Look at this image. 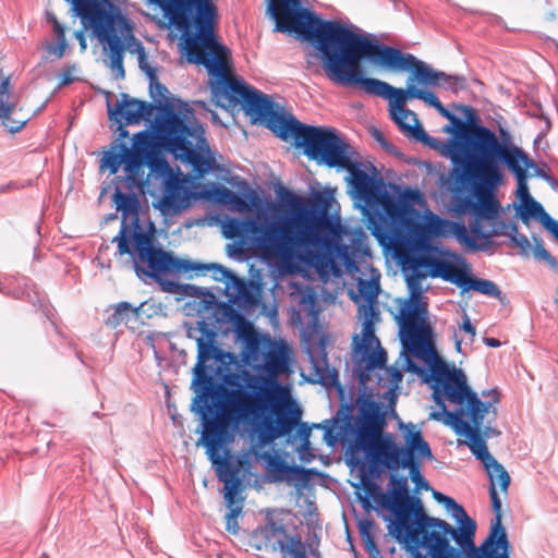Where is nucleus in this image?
Instances as JSON below:
<instances>
[{"mask_svg": "<svg viewBox=\"0 0 558 558\" xmlns=\"http://www.w3.org/2000/svg\"><path fill=\"white\" fill-rule=\"evenodd\" d=\"M186 61L207 70L211 96L218 106L233 109L241 105L253 122H266L276 136L292 143L295 148H303L310 159L348 170L355 198L367 207L368 229L380 244H390L405 236L412 226L410 205L384 190L380 180L368 175L351 160V147L336 130L306 125L293 116L278 113L266 95L235 77L230 51L217 43L216 32L208 43L192 51Z\"/></svg>", "mask_w": 558, "mask_h": 558, "instance_id": "1", "label": "nucleus"}, {"mask_svg": "<svg viewBox=\"0 0 558 558\" xmlns=\"http://www.w3.org/2000/svg\"><path fill=\"white\" fill-rule=\"evenodd\" d=\"M247 360L253 369L236 376L242 383L229 381L232 388H222L215 403V415L203 413L201 444L215 466L219 481L225 484V499L229 505L240 480L238 469L230 462L229 445L233 442L240 423L248 424L258 441L269 445L288 436L300 425L302 410L291 397L280 376L291 373L292 350L282 340L269 336L246 338Z\"/></svg>", "mask_w": 558, "mask_h": 558, "instance_id": "2", "label": "nucleus"}, {"mask_svg": "<svg viewBox=\"0 0 558 558\" xmlns=\"http://www.w3.org/2000/svg\"><path fill=\"white\" fill-rule=\"evenodd\" d=\"M288 196L293 216L264 226L232 218L223 223L225 236L242 239L252 232L255 246L264 257L283 262L327 263L347 253V245L341 243L340 225L328 217L330 202L327 197L316 194L307 209L300 197L292 193Z\"/></svg>", "mask_w": 558, "mask_h": 558, "instance_id": "3", "label": "nucleus"}, {"mask_svg": "<svg viewBox=\"0 0 558 558\" xmlns=\"http://www.w3.org/2000/svg\"><path fill=\"white\" fill-rule=\"evenodd\" d=\"M357 415L347 414L339 426L343 439L350 441L353 451H364L374 464L389 471L408 469L412 482L423 489L429 485L421 474L422 460H433V453L422 432L414 425L407 426L405 446L397 445L390 434H384L385 414L380 405L368 399L359 398Z\"/></svg>", "mask_w": 558, "mask_h": 558, "instance_id": "4", "label": "nucleus"}, {"mask_svg": "<svg viewBox=\"0 0 558 558\" xmlns=\"http://www.w3.org/2000/svg\"><path fill=\"white\" fill-rule=\"evenodd\" d=\"M426 308L417 300L400 311V337L407 350L429 366L433 399L441 412H462L466 416L486 405L499 402V392L490 390V400L483 402L468 385L462 369L449 365L437 353L432 340V329L426 322Z\"/></svg>", "mask_w": 558, "mask_h": 558, "instance_id": "5", "label": "nucleus"}, {"mask_svg": "<svg viewBox=\"0 0 558 558\" xmlns=\"http://www.w3.org/2000/svg\"><path fill=\"white\" fill-rule=\"evenodd\" d=\"M366 47H383L378 39L368 34L356 33L350 29L340 40L319 57L326 76L340 86L359 87L371 96L389 100L391 120L408 137L421 143H429L432 138L425 133L417 116L405 105L396 104L397 95L384 86L390 84L374 77H365L361 61L366 59L380 66L376 57L366 53Z\"/></svg>", "mask_w": 558, "mask_h": 558, "instance_id": "6", "label": "nucleus"}, {"mask_svg": "<svg viewBox=\"0 0 558 558\" xmlns=\"http://www.w3.org/2000/svg\"><path fill=\"white\" fill-rule=\"evenodd\" d=\"M440 504L451 511L460 526L453 527L425 513L422 524L420 520L414 522L411 546L423 547L429 558H510L509 553L501 550L498 537L488 542L487 536L480 546L475 545L476 523L454 499L446 496Z\"/></svg>", "mask_w": 558, "mask_h": 558, "instance_id": "7", "label": "nucleus"}, {"mask_svg": "<svg viewBox=\"0 0 558 558\" xmlns=\"http://www.w3.org/2000/svg\"><path fill=\"white\" fill-rule=\"evenodd\" d=\"M267 13L275 21V31L294 33L308 41L317 54H306V68L315 64L316 58L324 54L331 46L340 40L351 27L340 21H324L314 12L304 8L301 0H268Z\"/></svg>", "mask_w": 558, "mask_h": 558, "instance_id": "8", "label": "nucleus"}, {"mask_svg": "<svg viewBox=\"0 0 558 558\" xmlns=\"http://www.w3.org/2000/svg\"><path fill=\"white\" fill-rule=\"evenodd\" d=\"M112 198L117 210L121 211V227L113 238V242L118 244V253L132 256L137 274L149 276L150 272L165 270L171 262L169 252L156 247L153 235L142 228L137 196L116 190Z\"/></svg>", "mask_w": 558, "mask_h": 558, "instance_id": "9", "label": "nucleus"}, {"mask_svg": "<svg viewBox=\"0 0 558 558\" xmlns=\"http://www.w3.org/2000/svg\"><path fill=\"white\" fill-rule=\"evenodd\" d=\"M149 1L161 9L168 26L181 33L180 46L185 58L215 33L218 12L214 0Z\"/></svg>", "mask_w": 558, "mask_h": 558, "instance_id": "10", "label": "nucleus"}, {"mask_svg": "<svg viewBox=\"0 0 558 558\" xmlns=\"http://www.w3.org/2000/svg\"><path fill=\"white\" fill-rule=\"evenodd\" d=\"M155 134L159 144L177 159L192 166L198 177L215 168L216 160L208 153L202 126H189L170 109L156 120Z\"/></svg>", "mask_w": 558, "mask_h": 558, "instance_id": "11", "label": "nucleus"}, {"mask_svg": "<svg viewBox=\"0 0 558 558\" xmlns=\"http://www.w3.org/2000/svg\"><path fill=\"white\" fill-rule=\"evenodd\" d=\"M452 175L460 184L470 183L473 185L475 202L474 221L471 225L470 233L477 240L488 241L497 235L495 229L486 231L483 220L496 219L499 204L494 198V190L501 184L504 174L500 166H497L493 156L482 160L453 168Z\"/></svg>", "mask_w": 558, "mask_h": 558, "instance_id": "12", "label": "nucleus"}, {"mask_svg": "<svg viewBox=\"0 0 558 558\" xmlns=\"http://www.w3.org/2000/svg\"><path fill=\"white\" fill-rule=\"evenodd\" d=\"M450 123V126L445 128V132L454 136L442 144L439 151L451 160L454 168L490 157L504 144V140L500 141L486 126L465 122L457 116Z\"/></svg>", "mask_w": 558, "mask_h": 558, "instance_id": "13", "label": "nucleus"}, {"mask_svg": "<svg viewBox=\"0 0 558 558\" xmlns=\"http://www.w3.org/2000/svg\"><path fill=\"white\" fill-rule=\"evenodd\" d=\"M366 53L374 56L381 68L395 71H411L409 83H417L424 87H444L453 93L465 87V78L436 71L413 54L383 45V47H366Z\"/></svg>", "mask_w": 558, "mask_h": 558, "instance_id": "14", "label": "nucleus"}, {"mask_svg": "<svg viewBox=\"0 0 558 558\" xmlns=\"http://www.w3.org/2000/svg\"><path fill=\"white\" fill-rule=\"evenodd\" d=\"M93 28L94 35L108 49L109 63L116 80H123L124 52L131 40H135L129 21L119 11L94 10V13L82 20Z\"/></svg>", "mask_w": 558, "mask_h": 558, "instance_id": "15", "label": "nucleus"}, {"mask_svg": "<svg viewBox=\"0 0 558 558\" xmlns=\"http://www.w3.org/2000/svg\"><path fill=\"white\" fill-rule=\"evenodd\" d=\"M391 498L386 506L395 514L388 530L389 533L399 542L412 544V530H415L416 523L426 520L423 505L417 497L409 495L408 478L405 476L390 475Z\"/></svg>", "mask_w": 558, "mask_h": 558, "instance_id": "16", "label": "nucleus"}, {"mask_svg": "<svg viewBox=\"0 0 558 558\" xmlns=\"http://www.w3.org/2000/svg\"><path fill=\"white\" fill-rule=\"evenodd\" d=\"M496 416L497 410L494 405H486L485 410H475V412L466 416H463L462 412L447 413V417L454 430L466 437L470 450L484 465L495 459L488 452L485 437L499 434L498 430L488 426L483 429L484 418L487 417L486 423L490 424L496 420Z\"/></svg>", "mask_w": 558, "mask_h": 558, "instance_id": "17", "label": "nucleus"}, {"mask_svg": "<svg viewBox=\"0 0 558 558\" xmlns=\"http://www.w3.org/2000/svg\"><path fill=\"white\" fill-rule=\"evenodd\" d=\"M202 337L197 339V362L193 368L194 378L192 386L195 387L196 397L194 403H203L201 415L206 412L208 417L215 415L208 404V398L213 388V379L207 374L206 363L211 360H219L221 350L216 345V332L206 326L202 328Z\"/></svg>", "mask_w": 558, "mask_h": 558, "instance_id": "18", "label": "nucleus"}, {"mask_svg": "<svg viewBox=\"0 0 558 558\" xmlns=\"http://www.w3.org/2000/svg\"><path fill=\"white\" fill-rule=\"evenodd\" d=\"M252 538L258 550L279 551L284 558H307L301 536L288 535L284 525L276 522L272 518L256 529Z\"/></svg>", "mask_w": 558, "mask_h": 558, "instance_id": "19", "label": "nucleus"}, {"mask_svg": "<svg viewBox=\"0 0 558 558\" xmlns=\"http://www.w3.org/2000/svg\"><path fill=\"white\" fill-rule=\"evenodd\" d=\"M489 481V496L492 500L493 511L495 513V519L492 521L490 531L488 534V542L493 538L499 539V544H501V550L505 553H509L510 543L508 541V536L505 527L502 526V510H501V500L497 494L496 486L499 485L501 492H507L510 485V475L507 470L496 460L490 461L484 465Z\"/></svg>", "mask_w": 558, "mask_h": 558, "instance_id": "20", "label": "nucleus"}, {"mask_svg": "<svg viewBox=\"0 0 558 558\" xmlns=\"http://www.w3.org/2000/svg\"><path fill=\"white\" fill-rule=\"evenodd\" d=\"M351 272L361 274L356 277V290H350L351 300L357 305L359 315L380 314L378 304V294L380 292V272L367 266L366 272H363L354 263L348 264Z\"/></svg>", "mask_w": 558, "mask_h": 558, "instance_id": "21", "label": "nucleus"}, {"mask_svg": "<svg viewBox=\"0 0 558 558\" xmlns=\"http://www.w3.org/2000/svg\"><path fill=\"white\" fill-rule=\"evenodd\" d=\"M493 159L497 166L500 162L506 163L509 170L515 175L518 186L517 196L521 203L533 198L527 186V170L535 167V162L520 147L508 144L504 140V144L494 153Z\"/></svg>", "mask_w": 558, "mask_h": 558, "instance_id": "22", "label": "nucleus"}, {"mask_svg": "<svg viewBox=\"0 0 558 558\" xmlns=\"http://www.w3.org/2000/svg\"><path fill=\"white\" fill-rule=\"evenodd\" d=\"M157 151L151 135L147 131H141L134 135L132 148L126 146L128 180L137 187L143 189L146 185L148 174L145 173V161Z\"/></svg>", "mask_w": 558, "mask_h": 558, "instance_id": "23", "label": "nucleus"}, {"mask_svg": "<svg viewBox=\"0 0 558 558\" xmlns=\"http://www.w3.org/2000/svg\"><path fill=\"white\" fill-rule=\"evenodd\" d=\"M107 107L109 118L116 122H124V125H137L143 120L149 121L156 109L154 104L132 98L125 93L121 94L114 108L109 101Z\"/></svg>", "mask_w": 558, "mask_h": 558, "instance_id": "24", "label": "nucleus"}, {"mask_svg": "<svg viewBox=\"0 0 558 558\" xmlns=\"http://www.w3.org/2000/svg\"><path fill=\"white\" fill-rule=\"evenodd\" d=\"M169 257L171 262L170 265L162 271L150 272V277H155L158 275H166L170 271L186 274V272H196L197 275H206L207 272H211L214 279L219 281H225L227 284L229 282H234L238 280L236 276L226 267L216 264H202L196 263L190 259H183L179 257H174L172 253L169 252Z\"/></svg>", "mask_w": 558, "mask_h": 558, "instance_id": "25", "label": "nucleus"}, {"mask_svg": "<svg viewBox=\"0 0 558 558\" xmlns=\"http://www.w3.org/2000/svg\"><path fill=\"white\" fill-rule=\"evenodd\" d=\"M425 230L433 236L447 238L452 235L469 248L478 250L482 246L475 241V238L471 235L463 223L451 221L437 215L427 217Z\"/></svg>", "mask_w": 558, "mask_h": 558, "instance_id": "26", "label": "nucleus"}, {"mask_svg": "<svg viewBox=\"0 0 558 558\" xmlns=\"http://www.w3.org/2000/svg\"><path fill=\"white\" fill-rule=\"evenodd\" d=\"M162 205L173 211L187 206V191L184 181L178 174H171L163 181Z\"/></svg>", "mask_w": 558, "mask_h": 558, "instance_id": "27", "label": "nucleus"}, {"mask_svg": "<svg viewBox=\"0 0 558 558\" xmlns=\"http://www.w3.org/2000/svg\"><path fill=\"white\" fill-rule=\"evenodd\" d=\"M388 88L387 90H391L397 95L396 104L398 106L405 105L409 99H420L424 101L426 105L435 108L436 110L440 107L441 102L437 98V96L429 90L421 89L415 86L414 83H409L407 88H397L393 86H384Z\"/></svg>", "mask_w": 558, "mask_h": 558, "instance_id": "28", "label": "nucleus"}, {"mask_svg": "<svg viewBox=\"0 0 558 558\" xmlns=\"http://www.w3.org/2000/svg\"><path fill=\"white\" fill-rule=\"evenodd\" d=\"M10 98H12V93L10 92V78L4 77L2 70L0 69V120L9 132L16 133L25 126V118L22 117L14 123L8 121V114L10 110L13 109Z\"/></svg>", "mask_w": 558, "mask_h": 558, "instance_id": "29", "label": "nucleus"}, {"mask_svg": "<svg viewBox=\"0 0 558 558\" xmlns=\"http://www.w3.org/2000/svg\"><path fill=\"white\" fill-rule=\"evenodd\" d=\"M131 52L137 54L138 65L145 72L149 78V93L154 99L159 101L167 99V88L158 82L156 70L151 68L147 62V54L142 43H136L134 49Z\"/></svg>", "mask_w": 558, "mask_h": 558, "instance_id": "30", "label": "nucleus"}, {"mask_svg": "<svg viewBox=\"0 0 558 558\" xmlns=\"http://www.w3.org/2000/svg\"><path fill=\"white\" fill-rule=\"evenodd\" d=\"M266 470L272 482H281L289 477H294L303 472V469L296 465H290L287 461L277 454H266Z\"/></svg>", "mask_w": 558, "mask_h": 558, "instance_id": "31", "label": "nucleus"}, {"mask_svg": "<svg viewBox=\"0 0 558 558\" xmlns=\"http://www.w3.org/2000/svg\"><path fill=\"white\" fill-rule=\"evenodd\" d=\"M144 305L145 303H142L140 306L134 307L128 302L118 303L113 307V313L106 319V325L114 329L121 324L129 325L131 319L137 320Z\"/></svg>", "mask_w": 558, "mask_h": 558, "instance_id": "32", "label": "nucleus"}, {"mask_svg": "<svg viewBox=\"0 0 558 558\" xmlns=\"http://www.w3.org/2000/svg\"><path fill=\"white\" fill-rule=\"evenodd\" d=\"M380 314L374 315H360L362 322V340L356 343L361 353H368L369 351L379 348L380 342L375 335V324L379 320Z\"/></svg>", "mask_w": 558, "mask_h": 558, "instance_id": "33", "label": "nucleus"}, {"mask_svg": "<svg viewBox=\"0 0 558 558\" xmlns=\"http://www.w3.org/2000/svg\"><path fill=\"white\" fill-rule=\"evenodd\" d=\"M452 262L430 255H422L414 259L415 267L424 268L432 278L446 279Z\"/></svg>", "mask_w": 558, "mask_h": 558, "instance_id": "34", "label": "nucleus"}, {"mask_svg": "<svg viewBox=\"0 0 558 558\" xmlns=\"http://www.w3.org/2000/svg\"><path fill=\"white\" fill-rule=\"evenodd\" d=\"M128 161L126 144L120 143L111 151L105 154L101 159V168H107L111 174H116L123 165L128 174Z\"/></svg>", "mask_w": 558, "mask_h": 558, "instance_id": "35", "label": "nucleus"}, {"mask_svg": "<svg viewBox=\"0 0 558 558\" xmlns=\"http://www.w3.org/2000/svg\"><path fill=\"white\" fill-rule=\"evenodd\" d=\"M149 168L150 174L156 177H163L165 179L173 174V171L167 160L160 155V151L153 154L147 161H145V169Z\"/></svg>", "mask_w": 558, "mask_h": 558, "instance_id": "36", "label": "nucleus"}, {"mask_svg": "<svg viewBox=\"0 0 558 558\" xmlns=\"http://www.w3.org/2000/svg\"><path fill=\"white\" fill-rule=\"evenodd\" d=\"M469 290H473L492 298H500L501 294L500 289L494 281L487 279H480L472 276L468 283V291Z\"/></svg>", "mask_w": 558, "mask_h": 558, "instance_id": "37", "label": "nucleus"}, {"mask_svg": "<svg viewBox=\"0 0 558 558\" xmlns=\"http://www.w3.org/2000/svg\"><path fill=\"white\" fill-rule=\"evenodd\" d=\"M48 21L52 24V28L57 37V46L51 48V52L60 59L64 56L68 48L65 28L59 23L58 19L53 14L48 15Z\"/></svg>", "mask_w": 558, "mask_h": 558, "instance_id": "38", "label": "nucleus"}, {"mask_svg": "<svg viewBox=\"0 0 558 558\" xmlns=\"http://www.w3.org/2000/svg\"><path fill=\"white\" fill-rule=\"evenodd\" d=\"M471 279V275L465 268L457 266L454 263L450 267V271L447 275L445 281L456 284L463 291H468V283Z\"/></svg>", "mask_w": 558, "mask_h": 558, "instance_id": "39", "label": "nucleus"}, {"mask_svg": "<svg viewBox=\"0 0 558 558\" xmlns=\"http://www.w3.org/2000/svg\"><path fill=\"white\" fill-rule=\"evenodd\" d=\"M471 279V275L465 268L457 266L454 263L450 267V271L447 275L445 281L456 284L463 291H468V283Z\"/></svg>", "mask_w": 558, "mask_h": 558, "instance_id": "40", "label": "nucleus"}, {"mask_svg": "<svg viewBox=\"0 0 558 558\" xmlns=\"http://www.w3.org/2000/svg\"><path fill=\"white\" fill-rule=\"evenodd\" d=\"M523 211L521 213L522 220H526L529 218H537L541 223L548 217V214L544 209L541 203L531 198L526 201V203H522Z\"/></svg>", "mask_w": 558, "mask_h": 558, "instance_id": "41", "label": "nucleus"}, {"mask_svg": "<svg viewBox=\"0 0 558 558\" xmlns=\"http://www.w3.org/2000/svg\"><path fill=\"white\" fill-rule=\"evenodd\" d=\"M366 356V368L368 371L383 368L387 361V354L383 348H376L368 353H362Z\"/></svg>", "mask_w": 558, "mask_h": 558, "instance_id": "42", "label": "nucleus"}, {"mask_svg": "<svg viewBox=\"0 0 558 558\" xmlns=\"http://www.w3.org/2000/svg\"><path fill=\"white\" fill-rule=\"evenodd\" d=\"M513 231L514 234L512 235L511 241L518 248H520L523 255H529L532 248L529 239L524 234L519 233L517 227H513Z\"/></svg>", "mask_w": 558, "mask_h": 558, "instance_id": "43", "label": "nucleus"}, {"mask_svg": "<svg viewBox=\"0 0 558 558\" xmlns=\"http://www.w3.org/2000/svg\"><path fill=\"white\" fill-rule=\"evenodd\" d=\"M534 256L537 259L545 260L551 266H557L556 259L551 256V254L544 247L542 242H536L533 248Z\"/></svg>", "mask_w": 558, "mask_h": 558, "instance_id": "44", "label": "nucleus"}, {"mask_svg": "<svg viewBox=\"0 0 558 558\" xmlns=\"http://www.w3.org/2000/svg\"><path fill=\"white\" fill-rule=\"evenodd\" d=\"M10 102L13 105V109L10 110L8 114V121L11 123H14L16 120H20L22 117L25 118V124L29 120V116L25 112H23L22 108H17V99L12 94V98H10Z\"/></svg>", "mask_w": 558, "mask_h": 558, "instance_id": "45", "label": "nucleus"}, {"mask_svg": "<svg viewBox=\"0 0 558 558\" xmlns=\"http://www.w3.org/2000/svg\"><path fill=\"white\" fill-rule=\"evenodd\" d=\"M457 211L461 214L472 213L475 215V202L471 197H459L456 203Z\"/></svg>", "mask_w": 558, "mask_h": 558, "instance_id": "46", "label": "nucleus"}, {"mask_svg": "<svg viewBox=\"0 0 558 558\" xmlns=\"http://www.w3.org/2000/svg\"><path fill=\"white\" fill-rule=\"evenodd\" d=\"M238 513H239V510L232 509L226 515V530L233 535H236L240 530L238 519H236Z\"/></svg>", "mask_w": 558, "mask_h": 558, "instance_id": "47", "label": "nucleus"}, {"mask_svg": "<svg viewBox=\"0 0 558 558\" xmlns=\"http://www.w3.org/2000/svg\"><path fill=\"white\" fill-rule=\"evenodd\" d=\"M222 193L226 195V199L229 203L233 204L235 207H238L240 210L247 209V203L242 197H240L239 195H236L235 193L230 191L229 189L223 187Z\"/></svg>", "mask_w": 558, "mask_h": 558, "instance_id": "48", "label": "nucleus"}, {"mask_svg": "<svg viewBox=\"0 0 558 558\" xmlns=\"http://www.w3.org/2000/svg\"><path fill=\"white\" fill-rule=\"evenodd\" d=\"M74 72H75L74 65L65 66L64 69H62L58 75L59 86H65V85L73 83L74 82Z\"/></svg>", "mask_w": 558, "mask_h": 558, "instance_id": "49", "label": "nucleus"}, {"mask_svg": "<svg viewBox=\"0 0 558 558\" xmlns=\"http://www.w3.org/2000/svg\"><path fill=\"white\" fill-rule=\"evenodd\" d=\"M424 275L413 274L408 278V284L412 292V296L417 298L421 293V280L424 278Z\"/></svg>", "mask_w": 558, "mask_h": 558, "instance_id": "50", "label": "nucleus"}, {"mask_svg": "<svg viewBox=\"0 0 558 558\" xmlns=\"http://www.w3.org/2000/svg\"><path fill=\"white\" fill-rule=\"evenodd\" d=\"M543 227L548 230L554 236L555 239L558 241V221H556L555 219H553L549 215L548 217H546V219H544V221L542 222Z\"/></svg>", "mask_w": 558, "mask_h": 558, "instance_id": "51", "label": "nucleus"}, {"mask_svg": "<svg viewBox=\"0 0 558 558\" xmlns=\"http://www.w3.org/2000/svg\"><path fill=\"white\" fill-rule=\"evenodd\" d=\"M461 329L469 333L471 338L473 339L476 336V329L475 326L471 323L469 316L464 314L463 323L461 325Z\"/></svg>", "mask_w": 558, "mask_h": 558, "instance_id": "52", "label": "nucleus"}, {"mask_svg": "<svg viewBox=\"0 0 558 558\" xmlns=\"http://www.w3.org/2000/svg\"><path fill=\"white\" fill-rule=\"evenodd\" d=\"M74 36H75V38L80 43L81 50L84 51L86 49V47H87L86 37H85V31L84 29L76 31L74 33Z\"/></svg>", "mask_w": 558, "mask_h": 558, "instance_id": "53", "label": "nucleus"}, {"mask_svg": "<svg viewBox=\"0 0 558 558\" xmlns=\"http://www.w3.org/2000/svg\"><path fill=\"white\" fill-rule=\"evenodd\" d=\"M437 111L439 112V114L446 119H448L449 121H451L452 119H454V114L449 111L447 108H445L442 106V104L440 105V107L437 109Z\"/></svg>", "mask_w": 558, "mask_h": 558, "instance_id": "54", "label": "nucleus"}, {"mask_svg": "<svg viewBox=\"0 0 558 558\" xmlns=\"http://www.w3.org/2000/svg\"><path fill=\"white\" fill-rule=\"evenodd\" d=\"M17 189H19L17 183L12 181L5 185L0 186V194L8 193V192H11V191H14Z\"/></svg>", "mask_w": 558, "mask_h": 558, "instance_id": "55", "label": "nucleus"}, {"mask_svg": "<svg viewBox=\"0 0 558 558\" xmlns=\"http://www.w3.org/2000/svg\"><path fill=\"white\" fill-rule=\"evenodd\" d=\"M117 131L119 132V140H124L129 136V131L124 128V122H119Z\"/></svg>", "mask_w": 558, "mask_h": 558, "instance_id": "56", "label": "nucleus"}, {"mask_svg": "<svg viewBox=\"0 0 558 558\" xmlns=\"http://www.w3.org/2000/svg\"><path fill=\"white\" fill-rule=\"evenodd\" d=\"M372 135L373 137L379 142L380 144H384L385 143V138H384V135L381 134V132L377 129H373L372 131Z\"/></svg>", "mask_w": 558, "mask_h": 558, "instance_id": "57", "label": "nucleus"}, {"mask_svg": "<svg viewBox=\"0 0 558 558\" xmlns=\"http://www.w3.org/2000/svg\"><path fill=\"white\" fill-rule=\"evenodd\" d=\"M485 343L490 348H497L500 345V341L496 338H485Z\"/></svg>", "mask_w": 558, "mask_h": 558, "instance_id": "58", "label": "nucleus"}, {"mask_svg": "<svg viewBox=\"0 0 558 558\" xmlns=\"http://www.w3.org/2000/svg\"><path fill=\"white\" fill-rule=\"evenodd\" d=\"M433 497H434V499H435L436 501H438V502L440 504V502H441V501H444V499L446 498V495H444V494H441V493H439V492L434 490V492H433Z\"/></svg>", "mask_w": 558, "mask_h": 558, "instance_id": "59", "label": "nucleus"}, {"mask_svg": "<svg viewBox=\"0 0 558 558\" xmlns=\"http://www.w3.org/2000/svg\"><path fill=\"white\" fill-rule=\"evenodd\" d=\"M300 432L303 436L307 437L311 433V429L305 424H302Z\"/></svg>", "mask_w": 558, "mask_h": 558, "instance_id": "60", "label": "nucleus"}, {"mask_svg": "<svg viewBox=\"0 0 558 558\" xmlns=\"http://www.w3.org/2000/svg\"><path fill=\"white\" fill-rule=\"evenodd\" d=\"M408 369L410 371H413V372H416V373H420L421 372V368H418L413 362L409 361L408 362Z\"/></svg>", "mask_w": 558, "mask_h": 558, "instance_id": "61", "label": "nucleus"}, {"mask_svg": "<svg viewBox=\"0 0 558 558\" xmlns=\"http://www.w3.org/2000/svg\"><path fill=\"white\" fill-rule=\"evenodd\" d=\"M409 196L412 198V199H416L420 195H418V192L417 191H411L409 193Z\"/></svg>", "mask_w": 558, "mask_h": 558, "instance_id": "62", "label": "nucleus"}, {"mask_svg": "<svg viewBox=\"0 0 558 558\" xmlns=\"http://www.w3.org/2000/svg\"><path fill=\"white\" fill-rule=\"evenodd\" d=\"M367 546L373 547V548L376 547L374 541L371 537H368V539H367Z\"/></svg>", "mask_w": 558, "mask_h": 558, "instance_id": "63", "label": "nucleus"}, {"mask_svg": "<svg viewBox=\"0 0 558 558\" xmlns=\"http://www.w3.org/2000/svg\"><path fill=\"white\" fill-rule=\"evenodd\" d=\"M456 349H457V351L461 350V340L456 341Z\"/></svg>", "mask_w": 558, "mask_h": 558, "instance_id": "64", "label": "nucleus"}]
</instances>
